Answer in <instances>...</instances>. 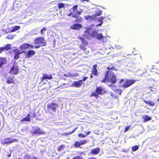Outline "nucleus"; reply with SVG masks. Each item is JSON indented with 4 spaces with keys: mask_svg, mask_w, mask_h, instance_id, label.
Wrapping results in <instances>:
<instances>
[{
    "mask_svg": "<svg viewBox=\"0 0 159 159\" xmlns=\"http://www.w3.org/2000/svg\"><path fill=\"white\" fill-rule=\"evenodd\" d=\"M116 78L113 72L111 70L107 71L105 75V78L101 82H110L111 84H107L109 86H111L112 84H114L116 82Z\"/></svg>",
    "mask_w": 159,
    "mask_h": 159,
    "instance_id": "nucleus-1",
    "label": "nucleus"
},
{
    "mask_svg": "<svg viewBox=\"0 0 159 159\" xmlns=\"http://www.w3.org/2000/svg\"><path fill=\"white\" fill-rule=\"evenodd\" d=\"M99 30L93 31L91 29H89L85 31L84 36L86 38L88 39L89 36L91 35L99 39H100L106 37H103L102 34L99 33Z\"/></svg>",
    "mask_w": 159,
    "mask_h": 159,
    "instance_id": "nucleus-2",
    "label": "nucleus"
},
{
    "mask_svg": "<svg viewBox=\"0 0 159 159\" xmlns=\"http://www.w3.org/2000/svg\"><path fill=\"white\" fill-rule=\"evenodd\" d=\"M34 44H38V45H35V47L36 48H39V47L44 46L45 45V41L44 38L43 37H39L35 39Z\"/></svg>",
    "mask_w": 159,
    "mask_h": 159,
    "instance_id": "nucleus-3",
    "label": "nucleus"
},
{
    "mask_svg": "<svg viewBox=\"0 0 159 159\" xmlns=\"http://www.w3.org/2000/svg\"><path fill=\"white\" fill-rule=\"evenodd\" d=\"M57 106V105L56 103H51L48 104L47 108L50 111L55 112Z\"/></svg>",
    "mask_w": 159,
    "mask_h": 159,
    "instance_id": "nucleus-4",
    "label": "nucleus"
},
{
    "mask_svg": "<svg viewBox=\"0 0 159 159\" xmlns=\"http://www.w3.org/2000/svg\"><path fill=\"white\" fill-rule=\"evenodd\" d=\"M32 134H42L45 133V132L43 130H41L40 129L37 127H35L33 128V129L32 132Z\"/></svg>",
    "mask_w": 159,
    "mask_h": 159,
    "instance_id": "nucleus-5",
    "label": "nucleus"
},
{
    "mask_svg": "<svg viewBox=\"0 0 159 159\" xmlns=\"http://www.w3.org/2000/svg\"><path fill=\"white\" fill-rule=\"evenodd\" d=\"M19 69L16 64H14L13 67L11 68L10 73L12 75H17Z\"/></svg>",
    "mask_w": 159,
    "mask_h": 159,
    "instance_id": "nucleus-6",
    "label": "nucleus"
},
{
    "mask_svg": "<svg viewBox=\"0 0 159 159\" xmlns=\"http://www.w3.org/2000/svg\"><path fill=\"white\" fill-rule=\"evenodd\" d=\"M87 79V77H85L82 80H79L78 81H74L73 83V85L71 86H75L76 87H79L81 86L83 81H85Z\"/></svg>",
    "mask_w": 159,
    "mask_h": 159,
    "instance_id": "nucleus-7",
    "label": "nucleus"
},
{
    "mask_svg": "<svg viewBox=\"0 0 159 159\" xmlns=\"http://www.w3.org/2000/svg\"><path fill=\"white\" fill-rule=\"evenodd\" d=\"M135 82V81L134 80H127L124 82L123 86L125 88L131 86Z\"/></svg>",
    "mask_w": 159,
    "mask_h": 159,
    "instance_id": "nucleus-8",
    "label": "nucleus"
},
{
    "mask_svg": "<svg viewBox=\"0 0 159 159\" xmlns=\"http://www.w3.org/2000/svg\"><path fill=\"white\" fill-rule=\"evenodd\" d=\"M79 39L82 43L80 45V48L83 50H85L87 44V42L82 37H79Z\"/></svg>",
    "mask_w": 159,
    "mask_h": 159,
    "instance_id": "nucleus-9",
    "label": "nucleus"
},
{
    "mask_svg": "<svg viewBox=\"0 0 159 159\" xmlns=\"http://www.w3.org/2000/svg\"><path fill=\"white\" fill-rule=\"evenodd\" d=\"M96 91L98 94L100 95H102L106 93V90L104 88L102 87H99L97 88Z\"/></svg>",
    "mask_w": 159,
    "mask_h": 159,
    "instance_id": "nucleus-10",
    "label": "nucleus"
},
{
    "mask_svg": "<svg viewBox=\"0 0 159 159\" xmlns=\"http://www.w3.org/2000/svg\"><path fill=\"white\" fill-rule=\"evenodd\" d=\"M17 139H16L14 138L12 139H5L4 142H2V143L6 144H9L13 142L16 141Z\"/></svg>",
    "mask_w": 159,
    "mask_h": 159,
    "instance_id": "nucleus-11",
    "label": "nucleus"
},
{
    "mask_svg": "<svg viewBox=\"0 0 159 159\" xmlns=\"http://www.w3.org/2000/svg\"><path fill=\"white\" fill-rule=\"evenodd\" d=\"M82 27V25L79 24H74L70 26L72 29L79 30Z\"/></svg>",
    "mask_w": 159,
    "mask_h": 159,
    "instance_id": "nucleus-12",
    "label": "nucleus"
},
{
    "mask_svg": "<svg viewBox=\"0 0 159 159\" xmlns=\"http://www.w3.org/2000/svg\"><path fill=\"white\" fill-rule=\"evenodd\" d=\"M52 78V76L51 75H47V74H43V77L41 79V82H43L45 79L50 80Z\"/></svg>",
    "mask_w": 159,
    "mask_h": 159,
    "instance_id": "nucleus-13",
    "label": "nucleus"
},
{
    "mask_svg": "<svg viewBox=\"0 0 159 159\" xmlns=\"http://www.w3.org/2000/svg\"><path fill=\"white\" fill-rule=\"evenodd\" d=\"M26 53V57L29 58L34 55L35 53V52L34 50H31L27 52Z\"/></svg>",
    "mask_w": 159,
    "mask_h": 159,
    "instance_id": "nucleus-14",
    "label": "nucleus"
},
{
    "mask_svg": "<svg viewBox=\"0 0 159 159\" xmlns=\"http://www.w3.org/2000/svg\"><path fill=\"white\" fill-rule=\"evenodd\" d=\"M100 149L99 148H97L92 149L91 151V154L93 155H96L99 153Z\"/></svg>",
    "mask_w": 159,
    "mask_h": 159,
    "instance_id": "nucleus-15",
    "label": "nucleus"
},
{
    "mask_svg": "<svg viewBox=\"0 0 159 159\" xmlns=\"http://www.w3.org/2000/svg\"><path fill=\"white\" fill-rule=\"evenodd\" d=\"M7 62V61L5 58L0 57V67H2V66L6 64Z\"/></svg>",
    "mask_w": 159,
    "mask_h": 159,
    "instance_id": "nucleus-16",
    "label": "nucleus"
},
{
    "mask_svg": "<svg viewBox=\"0 0 159 159\" xmlns=\"http://www.w3.org/2000/svg\"><path fill=\"white\" fill-rule=\"evenodd\" d=\"M97 65H94L93 66V70L92 71V74L95 75H97L98 74V70L97 69Z\"/></svg>",
    "mask_w": 159,
    "mask_h": 159,
    "instance_id": "nucleus-17",
    "label": "nucleus"
},
{
    "mask_svg": "<svg viewBox=\"0 0 159 159\" xmlns=\"http://www.w3.org/2000/svg\"><path fill=\"white\" fill-rule=\"evenodd\" d=\"M30 45L27 43H25L21 45L20 47V49L21 50H23L27 49L29 47Z\"/></svg>",
    "mask_w": 159,
    "mask_h": 159,
    "instance_id": "nucleus-18",
    "label": "nucleus"
},
{
    "mask_svg": "<svg viewBox=\"0 0 159 159\" xmlns=\"http://www.w3.org/2000/svg\"><path fill=\"white\" fill-rule=\"evenodd\" d=\"M15 55L14 57V59H17L19 57V55L21 53H22L23 52H20L18 50L16 49L15 50Z\"/></svg>",
    "mask_w": 159,
    "mask_h": 159,
    "instance_id": "nucleus-19",
    "label": "nucleus"
},
{
    "mask_svg": "<svg viewBox=\"0 0 159 159\" xmlns=\"http://www.w3.org/2000/svg\"><path fill=\"white\" fill-rule=\"evenodd\" d=\"M143 119L144 122H146L152 119V118L150 116L147 115H145L143 116Z\"/></svg>",
    "mask_w": 159,
    "mask_h": 159,
    "instance_id": "nucleus-20",
    "label": "nucleus"
},
{
    "mask_svg": "<svg viewBox=\"0 0 159 159\" xmlns=\"http://www.w3.org/2000/svg\"><path fill=\"white\" fill-rule=\"evenodd\" d=\"M7 82L9 84L14 83V81L13 79L11 77H8L7 80Z\"/></svg>",
    "mask_w": 159,
    "mask_h": 159,
    "instance_id": "nucleus-21",
    "label": "nucleus"
},
{
    "mask_svg": "<svg viewBox=\"0 0 159 159\" xmlns=\"http://www.w3.org/2000/svg\"><path fill=\"white\" fill-rule=\"evenodd\" d=\"M30 116L29 114H28L27 116L25 118H24L22 119L21 121H30Z\"/></svg>",
    "mask_w": 159,
    "mask_h": 159,
    "instance_id": "nucleus-22",
    "label": "nucleus"
},
{
    "mask_svg": "<svg viewBox=\"0 0 159 159\" xmlns=\"http://www.w3.org/2000/svg\"><path fill=\"white\" fill-rule=\"evenodd\" d=\"M20 28V26H16L12 27V29L11 30V32H13L18 30Z\"/></svg>",
    "mask_w": 159,
    "mask_h": 159,
    "instance_id": "nucleus-23",
    "label": "nucleus"
},
{
    "mask_svg": "<svg viewBox=\"0 0 159 159\" xmlns=\"http://www.w3.org/2000/svg\"><path fill=\"white\" fill-rule=\"evenodd\" d=\"M4 47L5 50H8L11 48V45L10 44H8L5 45Z\"/></svg>",
    "mask_w": 159,
    "mask_h": 159,
    "instance_id": "nucleus-24",
    "label": "nucleus"
},
{
    "mask_svg": "<svg viewBox=\"0 0 159 159\" xmlns=\"http://www.w3.org/2000/svg\"><path fill=\"white\" fill-rule=\"evenodd\" d=\"M24 159H36L35 157H31L28 154H26L24 157Z\"/></svg>",
    "mask_w": 159,
    "mask_h": 159,
    "instance_id": "nucleus-25",
    "label": "nucleus"
},
{
    "mask_svg": "<svg viewBox=\"0 0 159 159\" xmlns=\"http://www.w3.org/2000/svg\"><path fill=\"white\" fill-rule=\"evenodd\" d=\"M104 19V17H101L99 18L98 19V21L99 22H100L101 23L99 24H98V25H96V26H101L102 23V22H103V19Z\"/></svg>",
    "mask_w": 159,
    "mask_h": 159,
    "instance_id": "nucleus-26",
    "label": "nucleus"
},
{
    "mask_svg": "<svg viewBox=\"0 0 159 159\" xmlns=\"http://www.w3.org/2000/svg\"><path fill=\"white\" fill-rule=\"evenodd\" d=\"M144 102L146 104H148L151 106H154L155 105V103L152 102V101H144Z\"/></svg>",
    "mask_w": 159,
    "mask_h": 159,
    "instance_id": "nucleus-27",
    "label": "nucleus"
},
{
    "mask_svg": "<svg viewBox=\"0 0 159 159\" xmlns=\"http://www.w3.org/2000/svg\"><path fill=\"white\" fill-rule=\"evenodd\" d=\"M84 18L86 20H93L94 16H84Z\"/></svg>",
    "mask_w": 159,
    "mask_h": 159,
    "instance_id": "nucleus-28",
    "label": "nucleus"
},
{
    "mask_svg": "<svg viewBox=\"0 0 159 159\" xmlns=\"http://www.w3.org/2000/svg\"><path fill=\"white\" fill-rule=\"evenodd\" d=\"M66 146L65 145H61L60 147H59L58 149V151L59 152L63 150L65 148Z\"/></svg>",
    "mask_w": 159,
    "mask_h": 159,
    "instance_id": "nucleus-29",
    "label": "nucleus"
},
{
    "mask_svg": "<svg viewBox=\"0 0 159 159\" xmlns=\"http://www.w3.org/2000/svg\"><path fill=\"white\" fill-rule=\"evenodd\" d=\"M95 14L94 15V16H99L102 14V12L101 11H95Z\"/></svg>",
    "mask_w": 159,
    "mask_h": 159,
    "instance_id": "nucleus-30",
    "label": "nucleus"
},
{
    "mask_svg": "<svg viewBox=\"0 0 159 159\" xmlns=\"http://www.w3.org/2000/svg\"><path fill=\"white\" fill-rule=\"evenodd\" d=\"M99 94H98L96 92H93L91 95L90 96H94L96 98H97L99 97Z\"/></svg>",
    "mask_w": 159,
    "mask_h": 159,
    "instance_id": "nucleus-31",
    "label": "nucleus"
},
{
    "mask_svg": "<svg viewBox=\"0 0 159 159\" xmlns=\"http://www.w3.org/2000/svg\"><path fill=\"white\" fill-rule=\"evenodd\" d=\"M74 145L76 147H79L81 145L80 141L76 142L74 143Z\"/></svg>",
    "mask_w": 159,
    "mask_h": 159,
    "instance_id": "nucleus-32",
    "label": "nucleus"
},
{
    "mask_svg": "<svg viewBox=\"0 0 159 159\" xmlns=\"http://www.w3.org/2000/svg\"><path fill=\"white\" fill-rule=\"evenodd\" d=\"M139 148V147L137 145L134 146L132 148V151L134 152L135 151L138 149Z\"/></svg>",
    "mask_w": 159,
    "mask_h": 159,
    "instance_id": "nucleus-33",
    "label": "nucleus"
},
{
    "mask_svg": "<svg viewBox=\"0 0 159 159\" xmlns=\"http://www.w3.org/2000/svg\"><path fill=\"white\" fill-rule=\"evenodd\" d=\"M58 5L59 9L61 8H64V4L62 3H58Z\"/></svg>",
    "mask_w": 159,
    "mask_h": 159,
    "instance_id": "nucleus-34",
    "label": "nucleus"
},
{
    "mask_svg": "<svg viewBox=\"0 0 159 159\" xmlns=\"http://www.w3.org/2000/svg\"><path fill=\"white\" fill-rule=\"evenodd\" d=\"M78 7V5H75L73 6V10L74 12L75 13V12H77V8Z\"/></svg>",
    "mask_w": 159,
    "mask_h": 159,
    "instance_id": "nucleus-35",
    "label": "nucleus"
},
{
    "mask_svg": "<svg viewBox=\"0 0 159 159\" xmlns=\"http://www.w3.org/2000/svg\"><path fill=\"white\" fill-rule=\"evenodd\" d=\"M80 142L81 145H82L86 144L87 142V141L86 140H83L80 141Z\"/></svg>",
    "mask_w": 159,
    "mask_h": 159,
    "instance_id": "nucleus-36",
    "label": "nucleus"
},
{
    "mask_svg": "<svg viewBox=\"0 0 159 159\" xmlns=\"http://www.w3.org/2000/svg\"><path fill=\"white\" fill-rule=\"evenodd\" d=\"M47 30V28L44 27L43 29H42L41 31V34H44V32Z\"/></svg>",
    "mask_w": 159,
    "mask_h": 159,
    "instance_id": "nucleus-37",
    "label": "nucleus"
},
{
    "mask_svg": "<svg viewBox=\"0 0 159 159\" xmlns=\"http://www.w3.org/2000/svg\"><path fill=\"white\" fill-rule=\"evenodd\" d=\"M86 135H84L82 133H80L79 134L78 136L79 137L85 138Z\"/></svg>",
    "mask_w": 159,
    "mask_h": 159,
    "instance_id": "nucleus-38",
    "label": "nucleus"
},
{
    "mask_svg": "<svg viewBox=\"0 0 159 159\" xmlns=\"http://www.w3.org/2000/svg\"><path fill=\"white\" fill-rule=\"evenodd\" d=\"M72 159H84L83 158L80 156H77L73 157Z\"/></svg>",
    "mask_w": 159,
    "mask_h": 159,
    "instance_id": "nucleus-39",
    "label": "nucleus"
},
{
    "mask_svg": "<svg viewBox=\"0 0 159 159\" xmlns=\"http://www.w3.org/2000/svg\"><path fill=\"white\" fill-rule=\"evenodd\" d=\"M14 38V36L13 35H9L6 37V38L8 39H13Z\"/></svg>",
    "mask_w": 159,
    "mask_h": 159,
    "instance_id": "nucleus-40",
    "label": "nucleus"
},
{
    "mask_svg": "<svg viewBox=\"0 0 159 159\" xmlns=\"http://www.w3.org/2000/svg\"><path fill=\"white\" fill-rule=\"evenodd\" d=\"M115 48L117 49H120L121 48V46L119 45H116Z\"/></svg>",
    "mask_w": 159,
    "mask_h": 159,
    "instance_id": "nucleus-41",
    "label": "nucleus"
},
{
    "mask_svg": "<svg viewBox=\"0 0 159 159\" xmlns=\"http://www.w3.org/2000/svg\"><path fill=\"white\" fill-rule=\"evenodd\" d=\"M4 50H5L4 47L0 48V53L2 52Z\"/></svg>",
    "mask_w": 159,
    "mask_h": 159,
    "instance_id": "nucleus-42",
    "label": "nucleus"
},
{
    "mask_svg": "<svg viewBox=\"0 0 159 159\" xmlns=\"http://www.w3.org/2000/svg\"><path fill=\"white\" fill-rule=\"evenodd\" d=\"M77 129V128H75V129L73 131H72L71 132H70V133H68L67 134H66V135H69V134H71L72 133H73Z\"/></svg>",
    "mask_w": 159,
    "mask_h": 159,
    "instance_id": "nucleus-43",
    "label": "nucleus"
},
{
    "mask_svg": "<svg viewBox=\"0 0 159 159\" xmlns=\"http://www.w3.org/2000/svg\"><path fill=\"white\" fill-rule=\"evenodd\" d=\"M129 128H130L129 126H128L126 127L125 128V132H126L128 131L129 130Z\"/></svg>",
    "mask_w": 159,
    "mask_h": 159,
    "instance_id": "nucleus-44",
    "label": "nucleus"
},
{
    "mask_svg": "<svg viewBox=\"0 0 159 159\" xmlns=\"http://www.w3.org/2000/svg\"><path fill=\"white\" fill-rule=\"evenodd\" d=\"M72 17L77 18L78 17V16L76 14H73L72 15Z\"/></svg>",
    "mask_w": 159,
    "mask_h": 159,
    "instance_id": "nucleus-45",
    "label": "nucleus"
},
{
    "mask_svg": "<svg viewBox=\"0 0 159 159\" xmlns=\"http://www.w3.org/2000/svg\"><path fill=\"white\" fill-rule=\"evenodd\" d=\"M117 92H118V93H119L120 95L122 92V91L119 89H118L117 90Z\"/></svg>",
    "mask_w": 159,
    "mask_h": 159,
    "instance_id": "nucleus-46",
    "label": "nucleus"
},
{
    "mask_svg": "<svg viewBox=\"0 0 159 159\" xmlns=\"http://www.w3.org/2000/svg\"><path fill=\"white\" fill-rule=\"evenodd\" d=\"M111 16L110 15H109L108 16V17H107V20H111V18L110 17H111Z\"/></svg>",
    "mask_w": 159,
    "mask_h": 159,
    "instance_id": "nucleus-47",
    "label": "nucleus"
},
{
    "mask_svg": "<svg viewBox=\"0 0 159 159\" xmlns=\"http://www.w3.org/2000/svg\"><path fill=\"white\" fill-rule=\"evenodd\" d=\"M108 68L109 69H112V70H116V69H115V68L114 67H112V68H110L109 67H108Z\"/></svg>",
    "mask_w": 159,
    "mask_h": 159,
    "instance_id": "nucleus-48",
    "label": "nucleus"
},
{
    "mask_svg": "<svg viewBox=\"0 0 159 159\" xmlns=\"http://www.w3.org/2000/svg\"><path fill=\"white\" fill-rule=\"evenodd\" d=\"M75 13L77 14H78L80 15L81 13V12H80V11H77V12H75Z\"/></svg>",
    "mask_w": 159,
    "mask_h": 159,
    "instance_id": "nucleus-49",
    "label": "nucleus"
},
{
    "mask_svg": "<svg viewBox=\"0 0 159 159\" xmlns=\"http://www.w3.org/2000/svg\"><path fill=\"white\" fill-rule=\"evenodd\" d=\"M29 47H30V48H34V46L33 45H30Z\"/></svg>",
    "mask_w": 159,
    "mask_h": 159,
    "instance_id": "nucleus-50",
    "label": "nucleus"
},
{
    "mask_svg": "<svg viewBox=\"0 0 159 159\" xmlns=\"http://www.w3.org/2000/svg\"><path fill=\"white\" fill-rule=\"evenodd\" d=\"M80 0V1H81L82 2H83L84 1L88 2L89 0Z\"/></svg>",
    "mask_w": 159,
    "mask_h": 159,
    "instance_id": "nucleus-51",
    "label": "nucleus"
},
{
    "mask_svg": "<svg viewBox=\"0 0 159 159\" xmlns=\"http://www.w3.org/2000/svg\"><path fill=\"white\" fill-rule=\"evenodd\" d=\"M88 159H96V158H95L93 157H92L90 158H88Z\"/></svg>",
    "mask_w": 159,
    "mask_h": 159,
    "instance_id": "nucleus-52",
    "label": "nucleus"
},
{
    "mask_svg": "<svg viewBox=\"0 0 159 159\" xmlns=\"http://www.w3.org/2000/svg\"><path fill=\"white\" fill-rule=\"evenodd\" d=\"M91 133L90 131H88L86 133V135H88L89 134Z\"/></svg>",
    "mask_w": 159,
    "mask_h": 159,
    "instance_id": "nucleus-53",
    "label": "nucleus"
},
{
    "mask_svg": "<svg viewBox=\"0 0 159 159\" xmlns=\"http://www.w3.org/2000/svg\"><path fill=\"white\" fill-rule=\"evenodd\" d=\"M85 52H86V54H88V53H89V51H88V50H87V51Z\"/></svg>",
    "mask_w": 159,
    "mask_h": 159,
    "instance_id": "nucleus-54",
    "label": "nucleus"
},
{
    "mask_svg": "<svg viewBox=\"0 0 159 159\" xmlns=\"http://www.w3.org/2000/svg\"><path fill=\"white\" fill-rule=\"evenodd\" d=\"M111 48H112L111 47V46H110L109 48H108V49H111Z\"/></svg>",
    "mask_w": 159,
    "mask_h": 159,
    "instance_id": "nucleus-55",
    "label": "nucleus"
},
{
    "mask_svg": "<svg viewBox=\"0 0 159 159\" xmlns=\"http://www.w3.org/2000/svg\"><path fill=\"white\" fill-rule=\"evenodd\" d=\"M81 154H84V155H86L85 153L84 152H83L81 153Z\"/></svg>",
    "mask_w": 159,
    "mask_h": 159,
    "instance_id": "nucleus-56",
    "label": "nucleus"
},
{
    "mask_svg": "<svg viewBox=\"0 0 159 159\" xmlns=\"http://www.w3.org/2000/svg\"><path fill=\"white\" fill-rule=\"evenodd\" d=\"M71 14H71V13H70V14H69L68 15V16H70V15H71Z\"/></svg>",
    "mask_w": 159,
    "mask_h": 159,
    "instance_id": "nucleus-57",
    "label": "nucleus"
},
{
    "mask_svg": "<svg viewBox=\"0 0 159 159\" xmlns=\"http://www.w3.org/2000/svg\"><path fill=\"white\" fill-rule=\"evenodd\" d=\"M65 84H66L65 83H63V84H61L62 85L63 84V85L62 86H63V85H65Z\"/></svg>",
    "mask_w": 159,
    "mask_h": 159,
    "instance_id": "nucleus-58",
    "label": "nucleus"
},
{
    "mask_svg": "<svg viewBox=\"0 0 159 159\" xmlns=\"http://www.w3.org/2000/svg\"><path fill=\"white\" fill-rule=\"evenodd\" d=\"M74 75L75 76H77V75Z\"/></svg>",
    "mask_w": 159,
    "mask_h": 159,
    "instance_id": "nucleus-59",
    "label": "nucleus"
},
{
    "mask_svg": "<svg viewBox=\"0 0 159 159\" xmlns=\"http://www.w3.org/2000/svg\"><path fill=\"white\" fill-rule=\"evenodd\" d=\"M90 77H91V78H92L93 77V76L92 75H91Z\"/></svg>",
    "mask_w": 159,
    "mask_h": 159,
    "instance_id": "nucleus-60",
    "label": "nucleus"
}]
</instances>
